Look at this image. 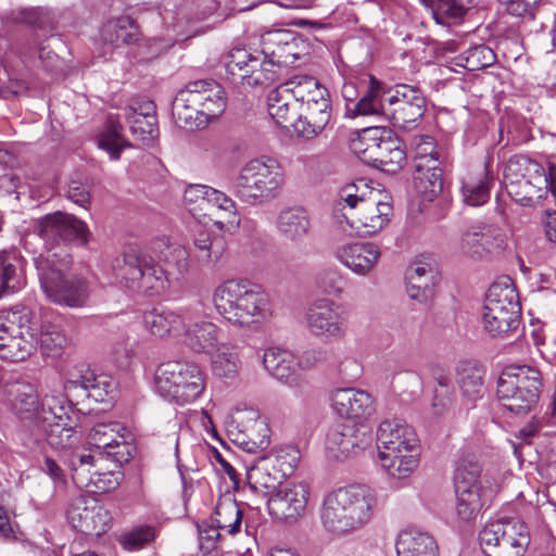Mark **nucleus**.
Wrapping results in <instances>:
<instances>
[{"label":"nucleus","instance_id":"35","mask_svg":"<svg viewBox=\"0 0 556 556\" xmlns=\"http://www.w3.org/2000/svg\"><path fill=\"white\" fill-rule=\"evenodd\" d=\"M275 459L265 454L257 457L247 469V479L255 491H275L279 488L285 476L276 467Z\"/></svg>","mask_w":556,"mask_h":556},{"label":"nucleus","instance_id":"12","mask_svg":"<svg viewBox=\"0 0 556 556\" xmlns=\"http://www.w3.org/2000/svg\"><path fill=\"white\" fill-rule=\"evenodd\" d=\"M55 254H39L34 258L40 287L51 302L67 307H83L88 303L91 289L78 275H64L53 258Z\"/></svg>","mask_w":556,"mask_h":556},{"label":"nucleus","instance_id":"58","mask_svg":"<svg viewBox=\"0 0 556 556\" xmlns=\"http://www.w3.org/2000/svg\"><path fill=\"white\" fill-rule=\"evenodd\" d=\"M267 455L275 459L276 467L281 471L285 478L292 475L301 459V452L298 446L287 444L271 450Z\"/></svg>","mask_w":556,"mask_h":556},{"label":"nucleus","instance_id":"19","mask_svg":"<svg viewBox=\"0 0 556 556\" xmlns=\"http://www.w3.org/2000/svg\"><path fill=\"white\" fill-rule=\"evenodd\" d=\"M128 434L127 428L117 421L98 422L89 430L83 452L94 454L97 460L106 457L118 465L128 463L135 452L127 441Z\"/></svg>","mask_w":556,"mask_h":556},{"label":"nucleus","instance_id":"36","mask_svg":"<svg viewBox=\"0 0 556 556\" xmlns=\"http://www.w3.org/2000/svg\"><path fill=\"white\" fill-rule=\"evenodd\" d=\"M266 370L276 379L293 386L298 381V364L294 354L280 348H268L263 354Z\"/></svg>","mask_w":556,"mask_h":556},{"label":"nucleus","instance_id":"42","mask_svg":"<svg viewBox=\"0 0 556 556\" xmlns=\"http://www.w3.org/2000/svg\"><path fill=\"white\" fill-rule=\"evenodd\" d=\"M406 162V152L403 142L389 130L377 150L372 165L384 173H397Z\"/></svg>","mask_w":556,"mask_h":556},{"label":"nucleus","instance_id":"2","mask_svg":"<svg viewBox=\"0 0 556 556\" xmlns=\"http://www.w3.org/2000/svg\"><path fill=\"white\" fill-rule=\"evenodd\" d=\"M13 407L22 418L36 422L52 447L66 448L75 442L73 405L61 391L47 393L39 403L33 386L18 384L14 389Z\"/></svg>","mask_w":556,"mask_h":556},{"label":"nucleus","instance_id":"5","mask_svg":"<svg viewBox=\"0 0 556 556\" xmlns=\"http://www.w3.org/2000/svg\"><path fill=\"white\" fill-rule=\"evenodd\" d=\"M216 312L229 324L254 328L273 316L268 294L247 279H230L220 283L213 293Z\"/></svg>","mask_w":556,"mask_h":556},{"label":"nucleus","instance_id":"38","mask_svg":"<svg viewBox=\"0 0 556 556\" xmlns=\"http://www.w3.org/2000/svg\"><path fill=\"white\" fill-rule=\"evenodd\" d=\"M484 369L473 359L462 361L456 370V381L462 395L471 404L483 396Z\"/></svg>","mask_w":556,"mask_h":556},{"label":"nucleus","instance_id":"37","mask_svg":"<svg viewBox=\"0 0 556 556\" xmlns=\"http://www.w3.org/2000/svg\"><path fill=\"white\" fill-rule=\"evenodd\" d=\"M397 556H438V544L428 533L417 529L402 530L396 538Z\"/></svg>","mask_w":556,"mask_h":556},{"label":"nucleus","instance_id":"60","mask_svg":"<svg viewBox=\"0 0 556 556\" xmlns=\"http://www.w3.org/2000/svg\"><path fill=\"white\" fill-rule=\"evenodd\" d=\"M315 283L318 290L329 296L339 298L344 291L343 278L338 269L328 268L317 274Z\"/></svg>","mask_w":556,"mask_h":556},{"label":"nucleus","instance_id":"63","mask_svg":"<svg viewBox=\"0 0 556 556\" xmlns=\"http://www.w3.org/2000/svg\"><path fill=\"white\" fill-rule=\"evenodd\" d=\"M210 190L211 187L206 185H191L185 190L184 201L188 206L189 212L195 218H199L197 207H199L200 210L204 208V206L206 205Z\"/></svg>","mask_w":556,"mask_h":556},{"label":"nucleus","instance_id":"27","mask_svg":"<svg viewBox=\"0 0 556 556\" xmlns=\"http://www.w3.org/2000/svg\"><path fill=\"white\" fill-rule=\"evenodd\" d=\"M308 493L305 482L281 484L267 501L268 511L278 520H296L306 508Z\"/></svg>","mask_w":556,"mask_h":556},{"label":"nucleus","instance_id":"10","mask_svg":"<svg viewBox=\"0 0 556 556\" xmlns=\"http://www.w3.org/2000/svg\"><path fill=\"white\" fill-rule=\"evenodd\" d=\"M283 182L285 174L276 160L256 157L242 165L235 179L232 193L241 203L257 206L275 199Z\"/></svg>","mask_w":556,"mask_h":556},{"label":"nucleus","instance_id":"11","mask_svg":"<svg viewBox=\"0 0 556 556\" xmlns=\"http://www.w3.org/2000/svg\"><path fill=\"white\" fill-rule=\"evenodd\" d=\"M225 109V90L212 79L189 83L173 101L174 114L190 128L199 127L218 117Z\"/></svg>","mask_w":556,"mask_h":556},{"label":"nucleus","instance_id":"8","mask_svg":"<svg viewBox=\"0 0 556 556\" xmlns=\"http://www.w3.org/2000/svg\"><path fill=\"white\" fill-rule=\"evenodd\" d=\"M281 53L273 52L277 60L268 59L263 52H250L247 49L236 48L227 53L224 65L228 78L247 87L266 86L274 83L279 76L280 64L288 65L299 59L294 43L286 41L280 48Z\"/></svg>","mask_w":556,"mask_h":556},{"label":"nucleus","instance_id":"44","mask_svg":"<svg viewBox=\"0 0 556 556\" xmlns=\"http://www.w3.org/2000/svg\"><path fill=\"white\" fill-rule=\"evenodd\" d=\"M277 228L286 239L300 242L309 230L308 215L302 207L285 208L278 215Z\"/></svg>","mask_w":556,"mask_h":556},{"label":"nucleus","instance_id":"4","mask_svg":"<svg viewBox=\"0 0 556 556\" xmlns=\"http://www.w3.org/2000/svg\"><path fill=\"white\" fill-rule=\"evenodd\" d=\"M377 493L364 484L340 486L324 497L320 519L324 528L334 534L362 529L374 517Z\"/></svg>","mask_w":556,"mask_h":556},{"label":"nucleus","instance_id":"31","mask_svg":"<svg viewBox=\"0 0 556 556\" xmlns=\"http://www.w3.org/2000/svg\"><path fill=\"white\" fill-rule=\"evenodd\" d=\"M267 111L277 125L295 130L299 116V103L288 81L273 89L267 96Z\"/></svg>","mask_w":556,"mask_h":556},{"label":"nucleus","instance_id":"17","mask_svg":"<svg viewBox=\"0 0 556 556\" xmlns=\"http://www.w3.org/2000/svg\"><path fill=\"white\" fill-rule=\"evenodd\" d=\"M479 542L486 556H522L530 534L525 522L503 519L486 523L479 533Z\"/></svg>","mask_w":556,"mask_h":556},{"label":"nucleus","instance_id":"18","mask_svg":"<svg viewBox=\"0 0 556 556\" xmlns=\"http://www.w3.org/2000/svg\"><path fill=\"white\" fill-rule=\"evenodd\" d=\"M226 424L233 442L249 453L264 450L270 443L267 419L255 407L238 405L228 415Z\"/></svg>","mask_w":556,"mask_h":556},{"label":"nucleus","instance_id":"45","mask_svg":"<svg viewBox=\"0 0 556 556\" xmlns=\"http://www.w3.org/2000/svg\"><path fill=\"white\" fill-rule=\"evenodd\" d=\"M127 119L132 135L139 140H153L159 134L155 106L151 101L144 102L140 106V111L130 109Z\"/></svg>","mask_w":556,"mask_h":556},{"label":"nucleus","instance_id":"28","mask_svg":"<svg viewBox=\"0 0 556 556\" xmlns=\"http://www.w3.org/2000/svg\"><path fill=\"white\" fill-rule=\"evenodd\" d=\"M381 256L378 245L371 242H352L339 245L334 257L358 276H367Z\"/></svg>","mask_w":556,"mask_h":556},{"label":"nucleus","instance_id":"55","mask_svg":"<svg viewBox=\"0 0 556 556\" xmlns=\"http://www.w3.org/2000/svg\"><path fill=\"white\" fill-rule=\"evenodd\" d=\"M137 28L129 17H121L110 21L101 30V38L104 42L118 46L135 40Z\"/></svg>","mask_w":556,"mask_h":556},{"label":"nucleus","instance_id":"49","mask_svg":"<svg viewBox=\"0 0 556 556\" xmlns=\"http://www.w3.org/2000/svg\"><path fill=\"white\" fill-rule=\"evenodd\" d=\"M33 333L34 342L39 344L43 356L56 358L63 354L67 345V338L58 325L42 324L39 332H35L33 329Z\"/></svg>","mask_w":556,"mask_h":556},{"label":"nucleus","instance_id":"52","mask_svg":"<svg viewBox=\"0 0 556 556\" xmlns=\"http://www.w3.org/2000/svg\"><path fill=\"white\" fill-rule=\"evenodd\" d=\"M389 130L384 127L363 129L357 139L353 141L352 148L354 152L365 162L372 164L377 150L380 148L382 140L386 139Z\"/></svg>","mask_w":556,"mask_h":556},{"label":"nucleus","instance_id":"25","mask_svg":"<svg viewBox=\"0 0 556 556\" xmlns=\"http://www.w3.org/2000/svg\"><path fill=\"white\" fill-rule=\"evenodd\" d=\"M372 442L370 429L365 425H336L326 437V450L330 457L341 460L365 451Z\"/></svg>","mask_w":556,"mask_h":556},{"label":"nucleus","instance_id":"13","mask_svg":"<svg viewBox=\"0 0 556 556\" xmlns=\"http://www.w3.org/2000/svg\"><path fill=\"white\" fill-rule=\"evenodd\" d=\"M542 387L541 372L536 368L511 365L505 367L500 375L497 396L508 410L525 414L538 403Z\"/></svg>","mask_w":556,"mask_h":556},{"label":"nucleus","instance_id":"43","mask_svg":"<svg viewBox=\"0 0 556 556\" xmlns=\"http://www.w3.org/2000/svg\"><path fill=\"white\" fill-rule=\"evenodd\" d=\"M34 348L33 328L25 325V328H20L18 332L5 336L4 340L0 341V358L22 362L31 354Z\"/></svg>","mask_w":556,"mask_h":556},{"label":"nucleus","instance_id":"47","mask_svg":"<svg viewBox=\"0 0 556 556\" xmlns=\"http://www.w3.org/2000/svg\"><path fill=\"white\" fill-rule=\"evenodd\" d=\"M212 356V371L223 379H235L242 366L239 348L235 344L223 343L218 345Z\"/></svg>","mask_w":556,"mask_h":556},{"label":"nucleus","instance_id":"46","mask_svg":"<svg viewBox=\"0 0 556 556\" xmlns=\"http://www.w3.org/2000/svg\"><path fill=\"white\" fill-rule=\"evenodd\" d=\"M291 92L294 93L299 109L330 99L329 91L320 83L307 75H298L289 79Z\"/></svg>","mask_w":556,"mask_h":556},{"label":"nucleus","instance_id":"30","mask_svg":"<svg viewBox=\"0 0 556 556\" xmlns=\"http://www.w3.org/2000/svg\"><path fill=\"white\" fill-rule=\"evenodd\" d=\"M116 381L106 374H96L90 369L81 370L79 374H72L64 384L65 390L71 391L81 388L87 396L99 403H104L114 397Z\"/></svg>","mask_w":556,"mask_h":556},{"label":"nucleus","instance_id":"40","mask_svg":"<svg viewBox=\"0 0 556 556\" xmlns=\"http://www.w3.org/2000/svg\"><path fill=\"white\" fill-rule=\"evenodd\" d=\"M505 177L508 182V192L513 193L515 184L518 180L535 179V182L543 184L546 181V170L536 161L526 155H518L509 159L505 167Z\"/></svg>","mask_w":556,"mask_h":556},{"label":"nucleus","instance_id":"33","mask_svg":"<svg viewBox=\"0 0 556 556\" xmlns=\"http://www.w3.org/2000/svg\"><path fill=\"white\" fill-rule=\"evenodd\" d=\"M407 295L419 303L428 302L434 293L435 276L425 262H413L405 271Z\"/></svg>","mask_w":556,"mask_h":556},{"label":"nucleus","instance_id":"62","mask_svg":"<svg viewBox=\"0 0 556 556\" xmlns=\"http://www.w3.org/2000/svg\"><path fill=\"white\" fill-rule=\"evenodd\" d=\"M333 370L344 382H354L363 374L362 363L353 355H344L336 361Z\"/></svg>","mask_w":556,"mask_h":556},{"label":"nucleus","instance_id":"57","mask_svg":"<svg viewBox=\"0 0 556 556\" xmlns=\"http://www.w3.org/2000/svg\"><path fill=\"white\" fill-rule=\"evenodd\" d=\"M455 247L457 252L466 257L472 260L485 257L477 223L469 225L460 231Z\"/></svg>","mask_w":556,"mask_h":556},{"label":"nucleus","instance_id":"14","mask_svg":"<svg viewBox=\"0 0 556 556\" xmlns=\"http://www.w3.org/2000/svg\"><path fill=\"white\" fill-rule=\"evenodd\" d=\"M454 485L457 516L464 521L473 520L493 493L490 480L481 477L478 463L462 459L455 469Z\"/></svg>","mask_w":556,"mask_h":556},{"label":"nucleus","instance_id":"16","mask_svg":"<svg viewBox=\"0 0 556 556\" xmlns=\"http://www.w3.org/2000/svg\"><path fill=\"white\" fill-rule=\"evenodd\" d=\"M414 185L427 201H432L443 190L441 154L433 137L420 135L413 138Z\"/></svg>","mask_w":556,"mask_h":556},{"label":"nucleus","instance_id":"64","mask_svg":"<svg viewBox=\"0 0 556 556\" xmlns=\"http://www.w3.org/2000/svg\"><path fill=\"white\" fill-rule=\"evenodd\" d=\"M155 539V530L151 526H142L125 534L122 544L129 551H137Z\"/></svg>","mask_w":556,"mask_h":556},{"label":"nucleus","instance_id":"48","mask_svg":"<svg viewBox=\"0 0 556 556\" xmlns=\"http://www.w3.org/2000/svg\"><path fill=\"white\" fill-rule=\"evenodd\" d=\"M4 23L24 24L31 28L49 30L54 24V13L43 7L16 9L4 16Z\"/></svg>","mask_w":556,"mask_h":556},{"label":"nucleus","instance_id":"56","mask_svg":"<svg viewBox=\"0 0 556 556\" xmlns=\"http://www.w3.org/2000/svg\"><path fill=\"white\" fill-rule=\"evenodd\" d=\"M478 0H435L432 8L433 18L438 24L445 25L460 20L469 5Z\"/></svg>","mask_w":556,"mask_h":556},{"label":"nucleus","instance_id":"51","mask_svg":"<svg viewBox=\"0 0 556 556\" xmlns=\"http://www.w3.org/2000/svg\"><path fill=\"white\" fill-rule=\"evenodd\" d=\"M206 204L216 207L220 213H223L226 220H216L214 223L219 230L223 231L225 229L239 227L241 219L237 204L225 192L211 187Z\"/></svg>","mask_w":556,"mask_h":556},{"label":"nucleus","instance_id":"6","mask_svg":"<svg viewBox=\"0 0 556 556\" xmlns=\"http://www.w3.org/2000/svg\"><path fill=\"white\" fill-rule=\"evenodd\" d=\"M377 448L380 466L394 479L408 478L419 465L417 434L401 419H387L379 425Z\"/></svg>","mask_w":556,"mask_h":556},{"label":"nucleus","instance_id":"53","mask_svg":"<svg viewBox=\"0 0 556 556\" xmlns=\"http://www.w3.org/2000/svg\"><path fill=\"white\" fill-rule=\"evenodd\" d=\"M211 520L220 530H225L229 534H236L240 530L242 510L237 502L228 496L218 501Z\"/></svg>","mask_w":556,"mask_h":556},{"label":"nucleus","instance_id":"7","mask_svg":"<svg viewBox=\"0 0 556 556\" xmlns=\"http://www.w3.org/2000/svg\"><path fill=\"white\" fill-rule=\"evenodd\" d=\"M339 197L350 208V213L344 214L346 227L342 225L349 236H372L389 223L391 203L382 200L378 191L368 190L363 181L346 185Z\"/></svg>","mask_w":556,"mask_h":556},{"label":"nucleus","instance_id":"22","mask_svg":"<svg viewBox=\"0 0 556 556\" xmlns=\"http://www.w3.org/2000/svg\"><path fill=\"white\" fill-rule=\"evenodd\" d=\"M35 231L45 244L51 247L59 241L85 245L89 237V229L85 222L60 211L39 218L36 222Z\"/></svg>","mask_w":556,"mask_h":556},{"label":"nucleus","instance_id":"34","mask_svg":"<svg viewBox=\"0 0 556 556\" xmlns=\"http://www.w3.org/2000/svg\"><path fill=\"white\" fill-rule=\"evenodd\" d=\"M330 118V99L300 108L295 132L307 139L316 137L326 128Z\"/></svg>","mask_w":556,"mask_h":556},{"label":"nucleus","instance_id":"59","mask_svg":"<svg viewBox=\"0 0 556 556\" xmlns=\"http://www.w3.org/2000/svg\"><path fill=\"white\" fill-rule=\"evenodd\" d=\"M28 323V313L24 307H15L12 309L0 311V341L4 340L5 336L13 332H18L20 328H25Z\"/></svg>","mask_w":556,"mask_h":556},{"label":"nucleus","instance_id":"29","mask_svg":"<svg viewBox=\"0 0 556 556\" xmlns=\"http://www.w3.org/2000/svg\"><path fill=\"white\" fill-rule=\"evenodd\" d=\"M26 286V260L16 249L0 251V298L13 295Z\"/></svg>","mask_w":556,"mask_h":556},{"label":"nucleus","instance_id":"9","mask_svg":"<svg viewBox=\"0 0 556 556\" xmlns=\"http://www.w3.org/2000/svg\"><path fill=\"white\" fill-rule=\"evenodd\" d=\"M205 388L206 375L194 362L185 359L163 362L154 374V392L179 406L197 402Z\"/></svg>","mask_w":556,"mask_h":556},{"label":"nucleus","instance_id":"41","mask_svg":"<svg viewBox=\"0 0 556 556\" xmlns=\"http://www.w3.org/2000/svg\"><path fill=\"white\" fill-rule=\"evenodd\" d=\"M185 308L179 312L168 309H153L143 316L146 328L155 337L163 338L166 334L179 337L184 329Z\"/></svg>","mask_w":556,"mask_h":556},{"label":"nucleus","instance_id":"39","mask_svg":"<svg viewBox=\"0 0 556 556\" xmlns=\"http://www.w3.org/2000/svg\"><path fill=\"white\" fill-rule=\"evenodd\" d=\"M493 177L486 167H480L476 172L468 173L462 180L463 202L469 206H481L490 199V189Z\"/></svg>","mask_w":556,"mask_h":556},{"label":"nucleus","instance_id":"24","mask_svg":"<svg viewBox=\"0 0 556 556\" xmlns=\"http://www.w3.org/2000/svg\"><path fill=\"white\" fill-rule=\"evenodd\" d=\"M67 519L81 533L101 535L110 527L111 515L96 497L80 495L71 502Z\"/></svg>","mask_w":556,"mask_h":556},{"label":"nucleus","instance_id":"1","mask_svg":"<svg viewBox=\"0 0 556 556\" xmlns=\"http://www.w3.org/2000/svg\"><path fill=\"white\" fill-rule=\"evenodd\" d=\"M162 244L161 261L164 267H156L141 249L130 247L113 262L116 279L148 295L161 294L170 286H179L189 269V252L180 244L164 241Z\"/></svg>","mask_w":556,"mask_h":556},{"label":"nucleus","instance_id":"23","mask_svg":"<svg viewBox=\"0 0 556 556\" xmlns=\"http://www.w3.org/2000/svg\"><path fill=\"white\" fill-rule=\"evenodd\" d=\"M202 314L203 305L200 303L185 308L184 329L179 337L191 351L211 354L218 346V327Z\"/></svg>","mask_w":556,"mask_h":556},{"label":"nucleus","instance_id":"15","mask_svg":"<svg viewBox=\"0 0 556 556\" xmlns=\"http://www.w3.org/2000/svg\"><path fill=\"white\" fill-rule=\"evenodd\" d=\"M520 303L515 288L508 282L490 286L483 305L482 325L492 337L503 336L519 325Z\"/></svg>","mask_w":556,"mask_h":556},{"label":"nucleus","instance_id":"20","mask_svg":"<svg viewBox=\"0 0 556 556\" xmlns=\"http://www.w3.org/2000/svg\"><path fill=\"white\" fill-rule=\"evenodd\" d=\"M304 321L308 333L320 340H342L349 331L343 306L330 298L314 300L305 311Z\"/></svg>","mask_w":556,"mask_h":556},{"label":"nucleus","instance_id":"3","mask_svg":"<svg viewBox=\"0 0 556 556\" xmlns=\"http://www.w3.org/2000/svg\"><path fill=\"white\" fill-rule=\"evenodd\" d=\"M425 110L426 99L419 88L406 84L387 88L374 76L369 77L368 90L354 106L357 115L381 116L402 129H409L424 116Z\"/></svg>","mask_w":556,"mask_h":556},{"label":"nucleus","instance_id":"61","mask_svg":"<svg viewBox=\"0 0 556 556\" xmlns=\"http://www.w3.org/2000/svg\"><path fill=\"white\" fill-rule=\"evenodd\" d=\"M510 194L521 205H533L543 198V184L535 182V179L518 180Z\"/></svg>","mask_w":556,"mask_h":556},{"label":"nucleus","instance_id":"50","mask_svg":"<svg viewBox=\"0 0 556 556\" xmlns=\"http://www.w3.org/2000/svg\"><path fill=\"white\" fill-rule=\"evenodd\" d=\"M122 125L112 116L106 121L104 129L100 132L97 142L98 147L105 151L111 160H118L121 152L129 147L128 141L122 134Z\"/></svg>","mask_w":556,"mask_h":556},{"label":"nucleus","instance_id":"21","mask_svg":"<svg viewBox=\"0 0 556 556\" xmlns=\"http://www.w3.org/2000/svg\"><path fill=\"white\" fill-rule=\"evenodd\" d=\"M94 454L72 452L64 460L72 478L78 488H85L91 493H105L115 490L119 484L118 473L113 471H99Z\"/></svg>","mask_w":556,"mask_h":556},{"label":"nucleus","instance_id":"26","mask_svg":"<svg viewBox=\"0 0 556 556\" xmlns=\"http://www.w3.org/2000/svg\"><path fill=\"white\" fill-rule=\"evenodd\" d=\"M330 405L341 418L363 425L376 413V400L367 391L356 388H338L330 393Z\"/></svg>","mask_w":556,"mask_h":556},{"label":"nucleus","instance_id":"32","mask_svg":"<svg viewBox=\"0 0 556 556\" xmlns=\"http://www.w3.org/2000/svg\"><path fill=\"white\" fill-rule=\"evenodd\" d=\"M194 258L197 263L206 269L219 268L227 256L228 242L225 236L200 231L193 241Z\"/></svg>","mask_w":556,"mask_h":556},{"label":"nucleus","instance_id":"54","mask_svg":"<svg viewBox=\"0 0 556 556\" xmlns=\"http://www.w3.org/2000/svg\"><path fill=\"white\" fill-rule=\"evenodd\" d=\"M476 223L485 257L502 253L507 247L508 238L506 232L494 223L482 220H478Z\"/></svg>","mask_w":556,"mask_h":556}]
</instances>
